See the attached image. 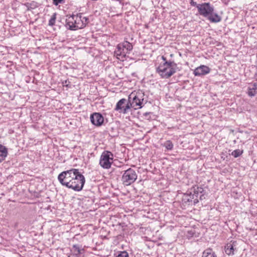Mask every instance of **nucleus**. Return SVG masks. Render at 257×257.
<instances>
[{
  "label": "nucleus",
  "instance_id": "f257e3e1",
  "mask_svg": "<svg viewBox=\"0 0 257 257\" xmlns=\"http://www.w3.org/2000/svg\"><path fill=\"white\" fill-rule=\"evenodd\" d=\"M79 178H80V173L76 169L63 171L58 177L59 181L62 185L77 191H80Z\"/></svg>",
  "mask_w": 257,
  "mask_h": 257
},
{
  "label": "nucleus",
  "instance_id": "f03ea898",
  "mask_svg": "<svg viewBox=\"0 0 257 257\" xmlns=\"http://www.w3.org/2000/svg\"><path fill=\"white\" fill-rule=\"evenodd\" d=\"M204 189L201 187L195 186L191 189L189 193L184 194L182 198V204L184 207L195 205L199 202V193H202Z\"/></svg>",
  "mask_w": 257,
  "mask_h": 257
},
{
  "label": "nucleus",
  "instance_id": "7ed1b4c3",
  "mask_svg": "<svg viewBox=\"0 0 257 257\" xmlns=\"http://www.w3.org/2000/svg\"><path fill=\"white\" fill-rule=\"evenodd\" d=\"M177 69V64L173 61H166L161 63L157 68V72L163 78H169Z\"/></svg>",
  "mask_w": 257,
  "mask_h": 257
},
{
  "label": "nucleus",
  "instance_id": "20e7f679",
  "mask_svg": "<svg viewBox=\"0 0 257 257\" xmlns=\"http://www.w3.org/2000/svg\"><path fill=\"white\" fill-rule=\"evenodd\" d=\"M145 94L142 91H138V92H134L130 94L128 96L132 102L133 105L136 108H141L143 107L142 104L147 102V100L144 99Z\"/></svg>",
  "mask_w": 257,
  "mask_h": 257
},
{
  "label": "nucleus",
  "instance_id": "39448f33",
  "mask_svg": "<svg viewBox=\"0 0 257 257\" xmlns=\"http://www.w3.org/2000/svg\"><path fill=\"white\" fill-rule=\"evenodd\" d=\"M137 177L136 171L132 168H129L123 173L121 181L123 185H130L137 180Z\"/></svg>",
  "mask_w": 257,
  "mask_h": 257
},
{
  "label": "nucleus",
  "instance_id": "423d86ee",
  "mask_svg": "<svg viewBox=\"0 0 257 257\" xmlns=\"http://www.w3.org/2000/svg\"><path fill=\"white\" fill-rule=\"evenodd\" d=\"M113 159V154L110 151H105L101 155L99 164L104 169H109L111 167Z\"/></svg>",
  "mask_w": 257,
  "mask_h": 257
},
{
  "label": "nucleus",
  "instance_id": "0eeeda50",
  "mask_svg": "<svg viewBox=\"0 0 257 257\" xmlns=\"http://www.w3.org/2000/svg\"><path fill=\"white\" fill-rule=\"evenodd\" d=\"M198 11L200 15L208 17L214 11V8L209 3H204L198 7Z\"/></svg>",
  "mask_w": 257,
  "mask_h": 257
},
{
  "label": "nucleus",
  "instance_id": "6e6552de",
  "mask_svg": "<svg viewBox=\"0 0 257 257\" xmlns=\"http://www.w3.org/2000/svg\"><path fill=\"white\" fill-rule=\"evenodd\" d=\"M78 14L72 15L66 19V27L70 30H75L78 29V26L76 23Z\"/></svg>",
  "mask_w": 257,
  "mask_h": 257
},
{
  "label": "nucleus",
  "instance_id": "1a4fd4ad",
  "mask_svg": "<svg viewBox=\"0 0 257 257\" xmlns=\"http://www.w3.org/2000/svg\"><path fill=\"white\" fill-rule=\"evenodd\" d=\"M90 119L91 123L96 126H101L104 121V118L100 113L95 112L91 114Z\"/></svg>",
  "mask_w": 257,
  "mask_h": 257
},
{
  "label": "nucleus",
  "instance_id": "9d476101",
  "mask_svg": "<svg viewBox=\"0 0 257 257\" xmlns=\"http://www.w3.org/2000/svg\"><path fill=\"white\" fill-rule=\"evenodd\" d=\"M210 71V69L207 66L201 65L196 68L194 71V74L195 76L204 75L209 73Z\"/></svg>",
  "mask_w": 257,
  "mask_h": 257
},
{
  "label": "nucleus",
  "instance_id": "9b49d317",
  "mask_svg": "<svg viewBox=\"0 0 257 257\" xmlns=\"http://www.w3.org/2000/svg\"><path fill=\"white\" fill-rule=\"evenodd\" d=\"M126 51L125 49H123L121 47V45L120 44H118L117 46L116 50L114 51V54L116 56H119L118 59L123 58L125 57L126 55Z\"/></svg>",
  "mask_w": 257,
  "mask_h": 257
},
{
  "label": "nucleus",
  "instance_id": "f8f14e48",
  "mask_svg": "<svg viewBox=\"0 0 257 257\" xmlns=\"http://www.w3.org/2000/svg\"><path fill=\"white\" fill-rule=\"evenodd\" d=\"M8 154L7 148L0 144V163L4 161Z\"/></svg>",
  "mask_w": 257,
  "mask_h": 257
},
{
  "label": "nucleus",
  "instance_id": "ddd939ff",
  "mask_svg": "<svg viewBox=\"0 0 257 257\" xmlns=\"http://www.w3.org/2000/svg\"><path fill=\"white\" fill-rule=\"evenodd\" d=\"M126 101V100L125 98L120 99L116 104L115 108L114 109L115 110L119 111V112H122Z\"/></svg>",
  "mask_w": 257,
  "mask_h": 257
},
{
  "label": "nucleus",
  "instance_id": "4468645a",
  "mask_svg": "<svg viewBox=\"0 0 257 257\" xmlns=\"http://www.w3.org/2000/svg\"><path fill=\"white\" fill-rule=\"evenodd\" d=\"M208 19L210 22L213 23H218L221 20V17L217 14L214 13L213 12L208 17Z\"/></svg>",
  "mask_w": 257,
  "mask_h": 257
},
{
  "label": "nucleus",
  "instance_id": "2eb2a0df",
  "mask_svg": "<svg viewBox=\"0 0 257 257\" xmlns=\"http://www.w3.org/2000/svg\"><path fill=\"white\" fill-rule=\"evenodd\" d=\"M202 257H217V255L211 248H208L203 252Z\"/></svg>",
  "mask_w": 257,
  "mask_h": 257
},
{
  "label": "nucleus",
  "instance_id": "dca6fc26",
  "mask_svg": "<svg viewBox=\"0 0 257 257\" xmlns=\"http://www.w3.org/2000/svg\"><path fill=\"white\" fill-rule=\"evenodd\" d=\"M120 44L122 48L125 49L126 53H129L133 49L132 44L127 41H124Z\"/></svg>",
  "mask_w": 257,
  "mask_h": 257
},
{
  "label": "nucleus",
  "instance_id": "f3484780",
  "mask_svg": "<svg viewBox=\"0 0 257 257\" xmlns=\"http://www.w3.org/2000/svg\"><path fill=\"white\" fill-rule=\"evenodd\" d=\"M131 107H133L135 109L137 108H136L135 106L133 105L132 102L128 98V102L125 105H124V108L123 109V111H122V113L124 114L128 112V110L130 109Z\"/></svg>",
  "mask_w": 257,
  "mask_h": 257
},
{
  "label": "nucleus",
  "instance_id": "a211bd4d",
  "mask_svg": "<svg viewBox=\"0 0 257 257\" xmlns=\"http://www.w3.org/2000/svg\"><path fill=\"white\" fill-rule=\"evenodd\" d=\"M234 247L232 244L229 243L227 244L225 246V253L228 255H233L234 254Z\"/></svg>",
  "mask_w": 257,
  "mask_h": 257
},
{
  "label": "nucleus",
  "instance_id": "6ab92c4d",
  "mask_svg": "<svg viewBox=\"0 0 257 257\" xmlns=\"http://www.w3.org/2000/svg\"><path fill=\"white\" fill-rule=\"evenodd\" d=\"M163 146L168 150H172L173 149V146H174L172 142L171 141H170V140H168V141H166L164 143Z\"/></svg>",
  "mask_w": 257,
  "mask_h": 257
},
{
  "label": "nucleus",
  "instance_id": "aec40b11",
  "mask_svg": "<svg viewBox=\"0 0 257 257\" xmlns=\"http://www.w3.org/2000/svg\"><path fill=\"white\" fill-rule=\"evenodd\" d=\"M81 19V29L85 27L89 23V18L86 17L82 18Z\"/></svg>",
  "mask_w": 257,
  "mask_h": 257
},
{
  "label": "nucleus",
  "instance_id": "412c9836",
  "mask_svg": "<svg viewBox=\"0 0 257 257\" xmlns=\"http://www.w3.org/2000/svg\"><path fill=\"white\" fill-rule=\"evenodd\" d=\"M56 19V13H54L49 21V25L53 26L55 25Z\"/></svg>",
  "mask_w": 257,
  "mask_h": 257
},
{
  "label": "nucleus",
  "instance_id": "4be33fe9",
  "mask_svg": "<svg viewBox=\"0 0 257 257\" xmlns=\"http://www.w3.org/2000/svg\"><path fill=\"white\" fill-rule=\"evenodd\" d=\"M242 153H243L242 151L237 149V150H235L233 151L232 152L231 155L234 158H237V157H238L239 156H240L242 154Z\"/></svg>",
  "mask_w": 257,
  "mask_h": 257
},
{
  "label": "nucleus",
  "instance_id": "5701e85b",
  "mask_svg": "<svg viewBox=\"0 0 257 257\" xmlns=\"http://www.w3.org/2000/svg\"><path fill=\"white\" fill-rule=\"evenodd\" d=\"M247 94L249 96H254L256 94V91L255 90H254L253 88L249 87L248 88Z\"/></svg>",
  "mask_w": 257,
  "mask_h": 257
},
{
  "label": "nucleus",
  "instance_id": "b1692460",
  "mask_svg": "<svg viewBox=\"0 0 257 257\" xmlns=\"http://www.w3.org/2000/svg\"><path fill=\"white\" fill-rule=\"evenodd\" d=\"M116 257H128V254L126 251H121Z\"/></svg>",
  "mask_w": 257,
  "mask_h": 257
},
{
  "label": "nucleus",
  "instance_id": "393cba45",
  "mask_svg": "<svg viewBox=\"0 0 257 257\" xmlns=\"http://www.w3.org/2000/svg\"><path fill=\"white\" fill-rule=\"evenodd\" d=\"M109 135L113 138V137H116L117 136V132H113V128H111V130L109 131Z\"/></svg>",
  "mask_w": 257,
  "mask_h": 257
},
{
  "label": "nucleus",
  "instance_id": "a878e982",
  "mask_svg": "<svg viewBox=\"0 0 257 257\" xmlns=\"http://www.w3.org/2000/svg\"><path fill=\"white\" fill-rule=\"evenodd\" d=\"M73 248L74 249V251H77L78 253H80V248L78 244L73 245Z\"/></svg>",
  "mask_w": 257,
  "mask_h": 257
},
{
  "label": "nucleus",
  "instance_id": "bb28decb",
  "mask_svg": "<svg viewBox=\"0 0 257 257\" xmlns=\"http://www.w3.org/2000/svg\"><path fill=\"white\" fill-rule=\"evenodd\" d=\"M205 192V191L204 190V191L202 193H199L198 196L199 195V199H200V200H203V199H205V192Z\"/></svg>",
  "mask_w": 257,
  "mask_h": 257
},
{
  "label": "nucleus",
  "instance_id": "cd10ccee",
  "mask_svg": "<svg viewBox=\"0 0 257 257\" xmlns=\"http://www.w3.org/2000/svg\"><path fill=\"white\" fill-rule=\"evenodd\" d=\"M191 6L196 7L198 9V7L200 5V4H197L196 2H194L193 0H191L190 3Z\"/></svg>",
  "mask_w": 257,
  "mask_h": 257
},
{
  "label": "nucleus",
  "instance_id": "c85d7f7f",
  "mask_svg": "<svg viewBox=\"0 0 257 257\" xmlns=\"http://www.w3.org/2000/svg\"><path fill=\"white\" fill-rule=\"evenodd\" d=\"M89 213L88 211H85L83 213H81V219L83 218V216L85 217H88V215H89Z\"/></svg>",
  "mask_w": 257,
  "mask_h": 257
},
{
  "label": "nucleus",
  "instance_id": "c756f323",
  "mask_svg": "<svg viewBox=\"0 0 257 257\" xmlns=\"http://www.w3.org/2000/svg\"><path fill=\"white\" fill-rule=\"evenodd\" d=\"M85 183V178L83 175L81 174V190L83 189V185Z\"/></svg>",
  "mask_w": 257,
  "mask_h": 257
},
{
  "label": "nucleus",
  "instance_id": "7c9ffc66",
  "mask_svg": "<svg viewBox=\"0 0 257 257\" xmlns=\"http://www.w3.org/2000/svg\"><path fill=\"white\" fill-rule=\"evenodd\" d=\"M53 4L57 6L59 4L61 3L63 0H53Z\"/></svg>",
  "mask_w": 257,
  "mask_h": 257
},
{
  "label": "nucleus",
  "instance_id": "2f4dec72",
  "mask_svg": "<svg viewBox=\"0 0 257 257\" xmlns=\"http://www.w3.org/2000/svg\"><path fill=\"white\" fill-rule=\"evenodd\" d=\"M251 88L256 90L257 89V83H254L252 84Z\"/></svg>",
  "mask_w": 257,
  "mask_h": 257
},
{
  "label": "nucleus",
  "instance_id": "473e14b6",
  "mask_svg": "<svg viewBox=\"0 0 257 257\" xmlns=\"http://www.w3.org/2000/svg\"><path fill=\"white\" fill-rule=\"evenodd\" d=\"M162 60H163V61H164L163 62H166V61H168L167 60L166 58L165 57H164V56H162Z\"/></svg>",
  "mask_w": 257,
  "mask_h": 257
},
{
  "label": "nucleus",
  "instance_id": "72a5a7b5",
  "mask_svg": "<svg viewBox=\"0 0 257 257\" xmlns=\"http://www.w3.org/2000/svg\"><path fill=\"white\" fill-rule=\"evenodd\" d=\"M150 114V112H146L144 113V115L147 116V115H149Z\"/></svg>",
  "mask_w": 257,
  "mask_h": 257
},
{
  "label": "nucleus",
  "instance_id": "f704fd0d",
  "mask_svg": "<svg viewBox=\"0 0 257 257\" xmlns=\"http://www.w3.org/2000/svg\"><path fill=\"white\" fill-rule=\"evenodd\" d=\"M91 226V225H88V224H85L83 226L84 228H85V227H87V226Z\"/></svg>",
  "mask_w": 257,
  "mask_h": 257
},
{
  "label": "nucleus",
  "instance_id": "c9c22d12",
  "mask_svg": "<svg viewBox=\"0 0 257 257\" xmlns=\"http://www.w3.org/2000/svg\"><path fill=\"white\" fill-rule=\"evenodd\" d=\"M66 83H67V81H65V85H66V86H67V85L66 84Z\"/></svg>",
  "mask_w": 257,
  "mask_h": 257
}]
</instances>
